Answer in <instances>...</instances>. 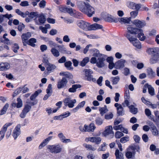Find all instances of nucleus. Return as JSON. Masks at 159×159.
<instances>
[{
    "instance_id": "f257e3e1",
    "label": "nucleus",
    "mask_w": 159,
    "mask_h": 159,
    "mask_svg": "<svg viewBox=\"0 0 159 159\" xmlns=\"http://www.w3.org/2000/svg\"><path fill=\"white\" fill-rule=\"evenodd\" d=\"M136 34H138L137 37L141 41L145 39L146 37L144 36L142 29L132 27L131 25H129L127 28V32L125 36L129 41H131L135 39V38L133 37L132 35Z\"/></svg>"
},
{
    "instance_id": "f03ea898",
    "label": "nucleus",
    "mask_w": 159,
    "mask_h": 159,
    "mask_svg": "<svg viewBox=\"0 0 159 159\" xmlns=\"http://www.w3.org/2000/svg\"><path fill=\"white\" fill-rule=\"evenodd\" d=\"M106 60V58L104 57V55L98 57H92L90 62L92 64H96V66L99 68H102L105 66V61Z\"/></svg>"
},
{
    "instance_id": "7ed1b4c3",
    "label": "nucleus",
    "mask_w": 159,
    "mask_h": 159,
    "mask_svg": "<svg viewBox=\"0 0 159 159\" xmlns=\"http://www.w3.org/2000/svg\"><path fill=\"white\" fill-rule=\"evenodd\" d=\"M147 52L149 54L153 55L152 58L153 62L152 63H154L157 62L159 63V48H149L147 49Z\"/></svg>"
},
{
    "instance_id": "20e7f679",
    "label": "nucleus",
    "mask_w": 159,
    "mask_h": 159,
    "mask_svg": "<svg viewBox=\"0 0 159 159\" xmlns=\"http://www.w3.org/2000/svg\"><path fill=\"white\" fill-rule=\"evenodd\" d=\"M47 148L50 152L54 154L60 153L62 149V146L59 144L48 145L47 146Z\"/></svg>"
},
{
    "instance_id": "39448f33",
    "label": "nucleus",
    "mask_w": 159,
    "mask_h": 159,
    "mask_svg": "<svg viewBox=\"0 0 159 159\" xmlns=\"http://www.w3.org/2000/svg\"><path fill=\"white\" fill-rule=\"evenodd\" d=\"M96 128L94 124L93 123H91L89 125H85L84 126H80L79 129L80 131L82 132H93Z\"/></svg>"
},
{
    "instance_id": "423d86ee",
    "label": "nucleus",
    "mask_w": 159,
    "mask_h": 159,
    "mask_svg": "<svg viewBox=\"0 0 159 159\" xmlns=\"http://www.w3.org/2000/svg\"><path fill=\"white\" fill-rule=\"evenodd\" d=\"M78 26L85 31L90 30V25L89 23L83 20H80L77 22Z\"/></svg>"
},
{
    "instance_id": "0eeeda50",
    "label": "nucleus",
    "mask_w": 159,
    "mask_h": 159,
    "mask_svg": "<svg viewBox=\"0 0 159 159\" xmlns=\"http://www.w3.org/2000/svg\"><path fill=\"white\" fill-rule=\"evenodd\" d=\"M83 71L85 73V77H86V80L89 81H92L95 82L96 81L95 78L93 77L92 75L93 72L90 69H84Z\"/></svg>"
},
{
    "instance_id": "6e6552de",
    "label": "nucleus",
    "mask_w": 159,
    "mask_h": 159,
    "mask_svg": "<svg viewBox=\"0 0 159 159\" xmlns=\"http://www.w3.org/2000/svg\"><path fill=\"white\" fill-rule=\"evenodd\" d=\"M90 4L88 2H78L77 3V6L79 10L82 12L87 13V6Z\"/></svg>"
},
{
    "instance_id": "1a4fd4ad",
    "label": "nucleus",
    "mask_w": 159,
    "mask_h": 159,
    "mask_svg": "<svg viewBox=\"0 0 159 159\" xmlns=\"http://www.w3.org/2000/svg\"><path fill=\"white\" fill-rule=\"evenodd\" d=\"M76 102V99H71L69 98H66L63 100L65 106H68L69 108H73L74 106V104Z\"/></svg>"
},
{
    "instance_id": "9d476101",
    "label": "nucleus",
    "mask_w": 159,
    "mask_h": 159,
    "mask_svg": "<svg viewBox=\"0 0 159 159\" xmlns=\"http://www.w3.org/2000/svg\"><path fill=\"white\" fill-rule=\"evenodd\" d=\"M114 106L116 108L117 114L118 116H123L125 114V111L121 105L118 103H116Z\"/></svg>"
},
{
    "instance_id": "9b49d317",
    "label": "nucleus",
    "mask_w": 159,
    "mask_h": 159,
    "mask_svg": "<svg viewBox=\"0 0 159 159\" xmlns=\"http://www.w3.org/2000/svg\"><path fill=\"white\" fill-rule=\"evenodd\" d=\"M112 127L111 125L106 127L103 133V134L105 136L110 134L111 136L113 137L114 136V134L112 131Z\"/></svg>"
},
{
    "instance_id": "f8f14e48",
    "label": "nucleus",
    "mask_w": 159,
    "mask_h": 159,
    "mask_svg": "<svg viewBox=\"0 0 159 159\" xmlns=\"http://www.w3.org/2000/svg\"><path fill=\"white\" fill-rule=\"evenodd\" d=\"M132 23L133 24L139 28H142L146 25V23L144 21H141L138 19L134 20Z\"/></svg>"
},
{
    "instance_id": "ddd939ff",
    "label": "nucleus",
    "mask_w": 159,
    "mask_h": 159,
    "mask_svg": "<svg viewBox=\"0 0 159 159\" xmlns=\"http://www.w3.org/2000/svg\"><path fill=\"white\" fill-rule=\"evenodd\" d=\"M75 11L72 8H68V7L66 8V12H67L70 14V15L72 16H75L76 17L78 18H79L80 16H81V13L79 12H76L75 13V16L74 14L75 13Z\"/></svg>"
},
{
    "instance_id": "4468645a",
    "label": "nucleus",
    "mask_w": 159,
    "mask_h": 159,
    "mask_svg": "<svg viewBox=\"0 0 159 159\" xmlns=\"http://www.w3.org/2000/svg\"><path fill=\"white\" fill-rule=\"evenodd\" d=\"M67 81L66 78H63L61 80L58 81L57 84V87L58 89H61L65 87L66 85Z\"/></svg>"
},
{
    "instance_id": "2eb2a0df",
    "label": "nucleus",
    "mask_w": 159,
    "mask_h": 159,
    "mask_svg": "<svg viewBox=\"0 0 159 159\" xmlns=\"http://www.w3.org/2000/svg\"><path fill=\"white\" fill-rule=\"evenodd\" d=\"M20 125H18L16 126L13 130L12 135L15 139H16L17 138V137L20 133Z\"/></svg>"
},
{
    "instance_id": "dca6fc26",
    "label": "nucleus",
    "mask_w": 159,
    "mask_h": 159,
    "mask_svg": "<svg viewBox=\"0 0 159 159\" xmlns=\"http://www.w3.org/2000/svg\"><path fill=\"white\" fill-rule=\"evenodd\" d=\"M46 93L47 94L45 95L43 98L44 100H46L52 94V85L51 84H50L48 85L47 89H46Z\"/></svg>"
},
{
    "instance_id": "f3484780",
    "label": "nucleus",
    "mask_w": 159,
    "mask_h": 159,
    "mask_svg": "<svg viewBox=\"0 0 159 159\" xmlns=\"http://www.w3.org/2000/svg\"><path fill=\"white\" fill-rule=\"evenodd\" d=\"M87 7V12H88L85 13V14H87L89 17H91L94 13V9L90 5H88Z\"/></svg>"
},
{
    "instance_id": "a211bd4d",
    "label": "nucleus",
    "mask_w": 159,
    "mask_h": 159,
    "mask_svg": "<svg viewBox=\"0 0 159 159\" xmlns=\"http://www.w3.org/2000/svg\"><path fill=\"white\" fill-rule=\"evenodd\" d=\"M58 136L60 140L63 143H67L70 142L71 141L70 139H66L65 136L62 133H60L58 134Z\"/></svg>"
},
{
    "instance_id": "6ab92c4d",
    "label": "nucleus",
    "mask_w": 159,
    "mask_h": 159,
    "mask_svg": "<svg viewBox=\"0 0 159 159\" xmlns=\"http://www.w3.org/2000/svg\"><path fill=\"white\" fill-rule=\"evenodd\" d=\"M52 136H50L44 140L43 142L39 145V148L41 149L42 148L46 146L49 142L52 139Z\"/></svg>"
},
{
    "instance_id": "aec40b11",
    "label": "nucleus",
    "mask_w": 159,
    "mask_h": 159,
    "mask_svg": "<svg viewBox=\"0 0 159 159\" xmlns=\"http://www.w3.org/2000/svg\"><path fill=\"white\" fill-rule=\"evenodd\" d=\"M57 47L59 48L60 51L62 53L67 54H71V52L69 51H67L66 48L64 47L63 45H58Z\"/></svg>"
},
{
    "instance_id": "412c9836",
    "label": "nucleus",
    "mask_w": 159,
    "mask_h": 159,
    "mask_svg": "<svg viewBox=\"0 0 159 159\" xmlns=\"http://www.w3.org/2000/svg\"><path fill=\"white\" fill-rule=\"evenodd\" d=\"M113 129L116 130H120L122 132L125 134H127L128 133L127 129L123 127L122 125L114 126H113Z\"/></svg>"
},
{
    "instance_id": "4be33fe9",
    "label": "nucleus",
    "mask_w": 159,
    "mask_h": 159,
    "mask_svg": "<svg viewBox=\"0 0 159 159\" xmlns=\"http://www.w3.org/2000/svg\"><path fill=\"white\" fill-rule=\"evenodd\" d=\"M10 68L9 64L7 62L2 63L0 64V70H6Z\"/></svg>"
},
{
    "instance_id": "5701e85b",
    "label": "nucleus",
    "mask_w": 159,
    "mask_h": 159,
    "mask_svg": "<svg viewBox=\"0 0 159 159\" xmlns=\"http://www.w3.org/2000/svg\"><path fill=\"white\" fill-rule=\"evenodd\" d=\"M102 25L97 23H94L90 25V30H97L101 29L102 28Z\"/></svg>"
},
{
    "instance_id": "b1692460",
    "label": "nucleus",
    "mask_w": 159,
    "mask_h": 159,
    "mask_svg": "<svg viewBox=\"0 0 159 159\" xmlns=\"http://www.w3.org/2000/svg\"><path fill=\"white\" fill-rule=\"evenodd\" d=\"M90 51L93 52V56L94 57H93L98 58L101 56L102 55H103V54H100L99 50L96 48L92 49L90 50Z\"/></svg>"
},
{
    "instance_id": "393cba45",
    "label": "nucleus",
    "mask_w": 159,
    "mask_h": 159,
    "mask_svg": "<svg viewBox=\"0 0 159 159\" xmlns=\"http://www.w3.org/2000/svg\"><path fill=\"white\" fill-rule=\"evenodd\" d=\"M17 103H13L11 105L13 107L19 108L21 107L22 106V102L20 98H18L17 99Z\"/></svg>"
},
{
    "instance_id": "a878e982",
    "label": "nucleus",
    "mask_w": 159,
    "mask_h": 159,
    "mask_svg": "<svg viewBox=\"0 0 159 159\" xmlns=\"http://www.w3.org/2000/svg\"><path fill=\"white\" fill-rule=\"evenodd\" d=\"M115 155L116 159H124V155L119 150L117 149L116 150Z\"/></svg>"
},
{
    "instance_id": "bb28decb",
    "label": "nucleus",
    "mask_w": 159,
    "mask_h": 159,
    "mask_svg": "<svg viewBox=\"0 0 159 159\" xmlns=\"http://www.w3.org/2000/svg\"><path fill=\"white\" fill-rule=\"evenodd\" d=\"M135 39L134 40L129 41L133 45L138 48H140L141 46L139 41L135 38Z\"/></svg>"
},
{
    "instance_id": "cd10ccee",
    "label": "nucleus",
    "mask_w": 159,
    "mask_h": 159,
    "mask_svg": "<svg viewBox=\"0 0 159 159\" xmlns=\"http://www.w3.org/2000/svg\"><path fill=\"white\" fill-rule=\"evenodd\" d=\"M147 72L149 77L152 78L155 75V73L154 72L150 67L148 68L147 69Z\"/></svg>"
},
{
    "instance_id": "c85d7f7f",
    "label": "nucleus",
    "mask_w": 159,
    "mask_h": 159,
    "mask_svg": "<svg viewBox=\"0 0 159 159\" xmlns=\"http://www.w3.org/2000/svg\"><path fill=\"white\" fill-rule=\"evenodd\" d=\"M31 36V34L30 32L23 34L21 36L22 41L26 42Z\"/></svg>"
},
{
    "instance_id": "c756f323",
    "label": "nucleus",
    "mask_w": 159,
    "mask_h": 159,
    "mask_svg": "<svg viewBox=\"0 0 159 159\" xmlns=\"http://www.w3.org/2000/svg\"><path fill=\"white\" fill-rule=\"evenodd\" d=\"M125 60L123 59H121L117 61L115 64L119 68H123L125 66Z\"/></svg>"
},
{
    "instance_id": "7c9ffc66",
    "label": "nucleus",
    "mask_w": 159,
    "mask_h": 159,
    "mask_svg": "<svg viewBox=\"0 0 159 159\" xmlns=\"http://www.w3.org/2000/svg\"><path fill=\"white\" fill-rule=\"evenodd\" d=\"M118 20L121 24H129L130 21V18L127 17L119 18Z\"/></svg>"
},
{
    "instance_id": "2f4dec72",
    "label": "nucleus",
    "mask_w": 159,
    "mask_h": 159,
    "mask_svg": "<svg viewBox=\"0 0 159 159\" xmlns=\"http://www.w3.org/2000/svg\"><path fill=\"white\" fill-rule=\"evenodd\" d=\"M135 152H131L128 151L125 153V156L127 159H131L134 158L135 157Z\"/></svg>"
},
{
    "instance_id": "473e14b6",
    "label": "nucleus",
    "mask_w": 159,
    "mask_h": 159,
    "mask_svg": "<svg viewBox=\"0 0 159 159\" xmlns=\"http://www.w3.org/2000/svg\"><path fill=\"white\" fill-rule=\"evenodd\" d=\"M81 87V85L79 84H76L72 85V87L69 89L70 92L74 93L76 91V90L78 88Z\"/></svg>"
},
{
    "instance_id": "72a5a7b5",
    "label": "nucleus",
    "mask_w": 159,
    "mask_h": 159,
    "mask_svg": "<svg viewBox=\"0 0 159 159\" xmlns=\"http://www.w3.org/2000/svg\"><path fill=\"white\" fill-rule=\"evenodd\" d=\"M15 12L19 15L21 17L25 18L26 17L27 14H28V11H26L25 13L22 12L20 9H16L15 10Z\"/></svg>"
},
{
    "instance_id": "f704fd0d",
    "label": "nucleus",
    "mask_w": 159,
    "mask_h": 159,
    "mask_svg": "<svg viewBox=\"0 0 159 159\" xmlns=\"http://www.w3.org/2000/svg\"><path fill=\"white\" fill-rule=\"evenodd\" d=\"M99 110L101 115L103 116L104 114L108 111V110L107 108V106L105 105L104 107H99Z\"/></svg>"
},
{
    "instance_id": "c9c22d12",
    "label": "nucleus",
    "mask_w": 159,
    "mask_h": 159,
    "mask_svg": "<svg viewBox=\"0 0 159 159\" xmlns=\"http://www.w3.org/2000/svg\"><path fill=\"white\" fill-rule=\"evenodd\" d=\"M37 17H38L39 22L41 24H43L46 21V19L43 14H38Z\"/></svg>"
},
{
    "instance_id": "e433bc0d",
    "label": "nucleus",
    "mask_w": 159,
    "mask_h": 159,
    "mask_svg": "<svg viewBox=\"0 0 159 159\" xmlns=\"http://www.w3.org/2000/svg\"><path fill=\"white\" fill-rule=\"evenodd\" d=\"M51 52L54 56L55 57H58L60 56L59 52L55 48H52L51 50Z\"/></svg>"
},
{
    "instance_id": "4c0bfd02",
    "label": "nucleus",
    "mask_w": 159,
    "mask_h": 159,
    "mask_svg": "<svg viewBox=\"0 0 159 159\" xmlns=\"http://www.w3.org/2000/svg\"><path fill=\"white\" fill-rule=\"evenodd\" d=\"M145 86L148 87L149 93L152 96L154 95V88L151 85L148 84H145Z\"/></svg>"
},
{
    "instance_id": "58836bf2",
    "label": "nucleus",
    "mask_w": 159,
    "mask_h": 159,
    "mask_svg": "<svg viewBox=\"0 0 159 159\" xmlns=\"http://www.w3.org/2000/svg\"><path fill=\"white\" fill-rule=\"evenodd\" d=\"M45 66L47 68V70L50 72L55 69L56 68V66L55 65L51 64L50 63L47 64Z\"/></svg>"
},
{
    "instance_id": "ea45409f",
    "label": "nucleus",
    "mask_w": 159,
    "mask_h": 159,
    "mask_svg": "<svg viewBox=\"0 0 159 159\" xmlns=\"http://www.w3.org/2000/svg\"><path fill=\"white\" fill-rule=\"evenodd\" d=\"M130 111L133 114H136L138 112V109L135 107L134 105H131L129 106Z\"/></svg>"
},
{
    "instance_id": "a19ab883",
    "label": "nucleus",
    "mask_w": 159,
    "mask_h": 159,
    "mask_svg": "<svg viewBox=\"0 0 159 159\" xmlns=\"http://www.w3.org/2000/svg\"><path fill=\"white\" fill-rule=\"evenodd\" d=\"M83 145L87 150L94 151L96 149L95 147L92 146V145L90 144L85 143Z\"/></svg>"
},
{
    "instance_id": "79ce46f5",
    "label": "nucleus",
    "mask_w": 159,
    "mask_h": 159,
    "mask_svg": "<svg viewBox=\"0 0 159 159\" xmlns=\"http://www.w3.org/2000/svg\"><path fill=\"white\" fill-rule=\"evenodd\" d=\"M72 63L70 61L66 62L64 63V65L68 70H71L73 69V67L72 66Z\"/></svg>"
},
{
    "instance_id": "37998d69",
    "label": "nucleus",
    "mask_w": 159,
    "mask_h": 159,
    "mask_svg": "<svg viewBox=\"0 0 159 159\" xmlns=\"http://www.w3.org/2000/svg\"><path fill=\"white\" fill-rule=\"evenodd\" d=\"M89 59L88 57H85L82 61L80 62V65L82 66H84L89 61Z\"/></svg>"
},
{
    "instance_id": "c03bdc74",
    "label": "nucleus",
    "mask_w": 159,
    "mask_h": 159,
    "mask_svg": "<svg viewBox=\"0 0 159 159\" xmlns=\"http://www.w3.org/2000/svg\"><path fill=\"white\" fill-rule=\"evenodd\" d=\"M111 79L112 82V84H116L119 81L120 78L119 76H117L114 77H112Z\"/></svg>"
},
{
    "instance_id": "a18cd8bd",
    "label": "nucleus",
    "mask_w": 159,
    "mask_h": 159,
    "mask_svg": "<svg viewBox=\"0 0 159 159\" xmlns=\"http://www.w3.org/2000/svg\"><path fill=\"white\" fill-rule=\"evenodd\" d=\"M129 148H130L131 150H133V152H135V150H136L137 152H139L140 149V148L139 146L135 145H133L129 146Z\"/></svg>"
},
{
    "instance_id": "49530a36",
    "label": "nucleus",
    "mask_w": 159,
    "mask_h": 159,
    "mask_svg": "<svg viewBox=\"0 0 159 159\" xmlns=\"http://www.w3.org/2000/svg\"><path fill=\"white\" fill-rule=\"evenodd\" d=\"M36 42V39L34 38L30 39L29 40V44L32 47H34L35 46L34 43Z\"/></svg>"
},
{
    "instance_id": "de8ad7c7",
    "label": "nucleus",
    "mask_w": 159,
    "mask_h": 159,
    "mask_svg": "<svg viewBox=\"0 0 159 159\" xmlns=\"http://www.w3.org/2000/svg\"><path fill=\"white\" fill-rule=\"evenodd\" d=\"M95 122L97 125H100L102 124L103 120L101 118L97 117L95 119Z\"/></svg>"
},
{
    "instance_id": "09e8293b",
    "label": "nucleus",
    "mask_w": 159,
    "mask_h": 159,
    "mask_svg": "<svg viewBox=\"0 0 159 159\" xmlns=\"http://www.w3.org/2000/svg\"><path fill=\"white\" fill-rule=\"evenodd\" d=\"M28 14L27 15H28L29 17L31 18H33L36 17V16L37 17L38 15V13L37 12H32L30 13L28 11Z\"/></svg>"
},
{
    "instance_id": "8fccbe9b",
    "label": "nucleus",
    "mask_w": 159,
    "mask_h": 159,
    "mask_svg": "<svg viewBox=\"0 0 159 159\" xmlns=\"http://www.w3.org/2000/svg\"><path fill=\"white\" fill-rule=\"evenodd\" d=\"M101 141V139L99 137H93V143H95L97 144H99Z\"/></svg>"
},
{
    "instance_id": "3c124183",
    "label": "nucleus",
    "mask_w": 159,
    "mask_h": 159,
    "mask_svg": "<svg viewBox=\"0 0 159 159\" xmlns=\"http://www.w3.org/2000/svg\"><path fill=\"white\" fill-rule=\"evenodd\" d=\"M105 19L107 21L109 22H112L114 21L113 16L110 14H107V15Z\"/></svg>"
},
{
    "instance_id": "603ef678",
    "label": "nucleus",
    "mask_w": 159,
    "mask_h": 159,
    "mask_svg": "<svg viewBox=\"0 0 159 159\" xmlns=\"http://www.w3.org/2000/svg\"><path fill=\"white\" fill-rule=\"evenodd\" d=\"M152 134L154 136H157L158 135V131L156 127H154L151 129Z\"/></svg>"
},
{
    "instance_id": "864d4df0",
    "label": "nucleus",
    "mask_w": 159,
    "mask_h": 159,
    "mask_svg": "<svg viewBox=\"0 0 159 159\" xmlns=\"http://www.w3.org/2000/svg\"><path fill=\"white\" fill-rule=\"evenodd\" d=\"M106 144L105 143H104L102 144L100 147L98 148V151H105L106 150Z\"/></svg>"
},
{
    "instance_id": "5fc2aeb1",
    "label": "nucleus",
    "mask_w": 159,
    "mask_h": 159,
    "mask_svg": "<svg viewBox=\"0 0 159 159\" xmlns=\"http://www.w3.org/2000/svg\"><path fill=\"white\" fill-rule=\"evenodd\" d=\"M138 13V11H131L130 13L131 17L134 18L137 16Z\"/></svg>"
},
{
    "instance_id": "6e6d98bb",
    "label": "nucleus",
    "mask_w": 159,
    "mask_h": 159,
    "mask_svg": "<svg viewBox=\"0 0 159 159\" xmlns=\"http://www.w3.org/2000/svg\"><path fill=\"white\" fill-rule=\"evenodd\" d=\"M124 136L123 134L120 132L117 131L115 134V136L116 138L119 139Z\"/></svg>"
},
{
    "instance_id": "4d7b16f0",
    "label": "nucleus",
    "mask_w": 159,
    "mask_h": 159,
    "mask_svg": "<svg viewBox=\"0 0 159 159\" xmlns=\"http://www.w3.org/2000/svg\"><path fill=\"white\" fill-rule=\"evenodd\" d=\"M12 124V123H8L6 124L2 128V129L4 130L5 132L7 130V129L8 127L11 126Z\"/></svg>"
},
{
    "instance_id": "13d9d810",
    "label": "nucleus",
    "mask_w": 159,
    "mask_h": 159,
    "mask_svg": "<svg viewBox=\"0 0 159 159\" xmlns=\"http://www.w3.org/2000/svg\"><path fill=\"white\" fill-rule=\"evenodd\" d=\"M31 108V106L28 104L26 105L23 110L27 113L29 112Z\"/></svg>"
},
{
    "instance_id": "bf43d9fd",
    "label": "nucleus",
    "mask_w": 159,
    "mask_h": 159,
    "mask_svg": "<svg viewBox=\"0 0 159 159\" xmlns=\"http://www.w3.org/2000/svg\"><path fill=\"white\" fill-rule=\"evenodd\" d=\"M129 138L128 137H125L121 138L120 140V142L122 143H125L129 141Z\"/></svg>"
},
{
    "instance_id": "052dcab7",
    "label": "nucleus",
    "mask_w": 159,
    "mask_h": 159,
    "mask_svg": "<svg viewBox=\"0 0 159 159\" xmlns=\"http://www.w3.org/2000/svg\"><path fill=\"white\" fill-rule=\"evenodd\" d=\"M46 2L44 0H42L39 4V7L41 8H44L46 6Z\"/></svg>"
},
{
    "instance_id": "680f3d73",
    "label": "nucleus",
    "mask_w": 159,
    "mask_h": 159,
    "mask_svg": "<svg viewBox=\"0 0 159 159\" xmlns=\"http://www.w3.org/2000/svg\"><path fill=\"white\" fill-rule=\"evenodd\" d=\"M125 99H129V92L128 90L125 91L124 95Z\"/></svg>"
},
{
    "instance_id": "e2e57ef3",
    "label": "nucleus",
    "mask_w": 159,
    "mask_h": 159,
    "mask_svg": "<svg viewBox=\"0 0 159 159\" xmlns=\"http://www.w3.org/2000/svg\"><path fill=\"white\" fill-rule=\"evenodd\" d=\"M124 74L125 75L127 76L129 75L130 74V70L127 68H124Z\"/></svg>"
},
{
    "instance_id": "0e129e2a",
    "label": "nucleus",
    "mask_w": 159,
    "mask_h": 159,
    "mask_svg": "<svg viewBox=\"0 0 159 159\" xmlns=\"http://www.w3.org/2000/svg\"><path fill=\"white\" fill-rule=\"evenodd\" d=\"M113 114L111 113L109 114H107L105 116V118L107 120H109L111 119L113 117Z\"/></svg>"
},
{
    "instance_id": "69168bd1",
    "label": "nucleus",
    "mask_w": 159,
    "mask_h": 159,
    "mask_svg": "<svg viewBox=\"0 0 159 159\" xmlns=\"http://www.w3.org/2000/svg\"><path fill=\"white\" fill-rule=\"evenodd\" d=\"M128 100L129 99H125L124 102L122 103V105L124 107L128 106L129 107V102Z\"/></svg>"
},
{
    "instance_id": "338daca9",
    "label": "nucleus",
    "mask_w": 159,
    "mask_h": 159,
    "mask_svg": "<svg viewBox=\"0 0 159 159\" xmlns=\"http://www.w3.org/2000/svg\"><path fill=\"white\" fill-rule=\"evenodd\" d=\"M142 139L144 142L146 143L148 141L149 138L146 134H143L142 135Z\"/></svg>"
},
{
    "instance_id": "774afa93",
    "label": "nucleus",
    "mask_w": 159,
    "mask_h": 159,
    "mask_svg": "<svg viewBox=\"0 0 159 159\" xmlns=\"http://www.w3.org/2000/svg\"><path fill=\"white\" fill-rule=\"evenodd\" d=\"M20 5L22 7H26L29 6V4L27 1H25L21 2Z\"/></svg>"
}]
</instances>
